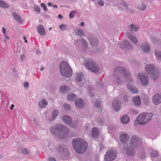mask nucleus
<instances>
[{"label":"nucleus","instance_id":"nucleus-9","mask_svg":"<svg viewBox=\"0 0 161 161\" xmlns=\"http://www.w3.org/2000/svg\"><path fill=\"white\" fill-rule=\"evenodd\" d=\"M114 71L116 72H119L122 73V74L123 75L124 77L126 79L127 78L128 80L131 81L130 78L129 74L128 71H126L125 69L123 67H117L114 69Z\"/></svg>","mask_w":161,"mask_h":161},{"label":"nucleus","instance_id":"nucleus-16","mask_svg":"<svg viewBox=\"0 0 161 161\" xmlns=\"http://www.w3.org/2000/svg\"><path fill=\"white\" fill-rule=\"evenodd\" d=\"M62 120L66 123L71 124V118L68 116H64L62 118Z\"/></svg>","mask_w":161,"mask_h":161},{"label":"nucleus","instance_id":"nucleus-39","mask_svg":"<svg viewBox=\"0 0 161 161\" xmlns=\"http://www.w3.org/2000/svg\"><path fill=\"white\" fill-rule=\"evenodd\" d=\"M41 6L43 8V9L45 11H47V8L46 5L44 3H42L41 4Z\"/></svg>","mask_w":161,"mask_h":161},{"label":"nucleus","instance_id":"nucleus-34","mask_svg":"<svg viewBox=\"0 0 161 161\" xmlns=\"http://www.w3.org/2000/svg\"><path fill=\"white\" fill-rule=\"evenodd\" d=\"M76 13L75 10L72 11L69 14V17L71 19L73 18L74 16V14Z\"/></svg>","mask_w":161,"mask_h":161},{"label":"nucleus","instance_id":"nucleus-62","mask_svg":"<svg viewBox=\"0 0 161 161\" xmlns=\"http://www.w3.org/2000/svg\"><path fill=\"white\" fill-rule=\"evenodd\" d=\"M125 97H124V99L125 100ZM126 98V97H125V98Z\"/></svg>","mask_w":161,"mask_h":161},{"label":"nucleus","instance_id":"nucleus-5","mask_svg":"<svg viewBox=\"0 0 161 161\" xmlns=\"http://www.w3.org/2000/svg\"><path fill=\"white\" fill-rule=\"evenodd\" d=\"M140 139H139L136 136H133L130 141V144L132 147L130 146L129 148L128 147L126 148V150L127 154L131 156L134 155V152L133 149V147H136L137 145L140 143Z\"/></svg>","mask_w":161,"mask_h":161},{"label":"nucleus","instance_id":"nucleus-28","mask_svg":"<svg viewBox=\"0 0 161 161\" xmlns=\"http://www.w3.org/2000/svg\"><path fill=\"white\" fill-rule=\"evenodd\" d=\"M76 97V95L73 93H72L68 96L67 98L70 101H73Z\"/></svg>","mask_w":161,"mask_h":161},{"label":"nucleus","instance_id":"nucleus-44","mask_svg":"<svg viewBox=\"0 0 161 161\" xmlns=\"http://www.w3.org/2000/svg\"><path fill=\"white\" fill-rule=\"evenodd\" d=\"M81 41L83 45L85 46L87 45V42L85 40L82 39Z\"/></svg>","mask_w":161,"mask_h":161},{"label":"nucleus","instance_id":"nucleus-23","mask_svg":"<svg viewBox=\"0 0 161 161\" xmlns=\"http://www.w3.org/2000/svg\"><path fill=\"white\" fill-rule=\"evenodd\" d=\"M113 106L114 109L116 111H118L120 108V103L119 102L118 103H114Z\"/></svg>","mask_w":161,"mask_h":161},{"label":"nucleus","instance_id":"nucleus-32","mask_svg":"<svg viewBox=\"0 0 161 161\" xmlns=\"http://www.w3.org/2000/svg\"><path fill=\"white\" fill-rule=\"evenodd\" d=\"M155 55L157 59L158 60H161V52H155Z\"/></svg>","mask_w":161,"mask_h":161},{"label":"nucleus","instance_id":"nucleus-37","mask_svg":"<svg viewBox=\"0 0 161 161\" xmlns=\"http://www.w3.org/2000/svg\"><path fill=\"white\" fill-rule=\"evenodd\" d=\"M21 151L22 153L24 154H28L29 153V151L25 148H22L21 149Z\"/></svg>","mask_w":161,"mask_h":161},{"label":"nucleus","instance_id":"nucleus-21","mask_svg":"<svg viewBox=\"0 0 161 161\" xmlns=\"http://www.w3.org/2000/svg\"><path fill=\"white\" fill-rule=\"evenodd\" d=\"M98 134V131L97 128H93L92 130V136L95 137H96Z\"/></svg>","mask_w":161,"mask_h":161},{"label":"nucleus","instance_id":"nucleus-46","mask_svg":"<svg viewBox=\"0 0 161 161\" xmlns=\"http://www.w3.org/2000/svg\"><path fill=\"white\" fill-rule=\"evenodd\" d=\"M29 83L27 82H25L24 83V86L25 87H27L29 86Z\"/></svg>","mask_w":161,"mask_h":161},{"label":"nucleus","instance_id":"nucleus-24","mask_svg":"<svg viewBox=\"0 0 161 161\" xmlns=\"http://www.w3.org/2000/svg\"><path fill=\"white\" fill-rule=\"evenodd\" d=\"M0 7L3 8H8L9 7L8 4L4 1L0 0Z\"/></svg>","mask_w":161,"mask_h":161},{"label":"nucleus","instance_id":"nucleus-30","mask_svg":"<svg viewBox=\"0 0 161 161\" xmlns=\"http://www.w3.org/2000/svg\"><path fill=\"white\" fill-rule=\"evenodd\" d=\"M122 45L123 46H125L124 47H126L128 49H131V47H130V44L127 41H125L124 42L122 43Z\"/></svg>","mask_w":161,"mask_h":161},{"label":"nucleus","instance_id":"nucleus-40","mask_svg":"<svg viewBox=\"0 0 161 161\" xmlns=\"http://www.w3.org/2000/svg\"><path fill=\"white\" fill-rule=\"evenodd\" d=\"M78 35L80 36H82L83 35V32L82 30L79 29L78 31Z\"/></svg>","mask_w":161,"mask_h":161},{"label":"nucleus","instance_id":"nucleus-4","mask_svg":"<svg viewBox=\"0 0 161 161\" xmlns=\"http://www.w3.org/2000/svg\"><path fill=\"white\" fill-rule=\"evenodd\" d=\"M60 71L62 75L70 77L72 75V71L69 65L65 61L62 62L60 65Z\"/></svg>","mask_w":161,"mask_h":161},{"label":"nucleus","instance_id":"nucleus-47","mask_svg":"<svg viewBox=\"0 0 161 161\" xmlns=\"http://www.w3.org/2000/svg\"><path fill=\"white\" fill-rule=\"evenodd\" d=\"M98 3L101 6H103L104 5V3L102 1H100L98 2Z\"/></svg>","mask_w":161,"mask_h":161},{"label":"nucleus","instance_id":"nucleus-45","mask_svg":"<svg viewBox=\"0 0 161 161\" xmlns=\"http://www.w3.org/2000/svg\"><path fill=\"white\" fill-rule=\"evenodd\" d=\"M49 161H56V159L53 158H49L48 159Z\"/></svg>","mask_w":161,"mask_h":161},{"label":"nucleus","instance_id":"nucleus-13","mask_svg":"<svg viewBox=\"0 0 161 161\" xmlns=\"http://www.w3.org/2000/svg\"><path fill=\"white\" fill-rule=\"evenodd\" d=\"M141 48L142 51L145 53H147L150 49V47L147 42L142 45L141 46Z\"/></svg>","mask_w":161,"mask_h":161},{"label":"nucleus","instance_id":"nucleus-22","mask_svg":"<svg viewBox=\"0 0 161 161\" xmlns=\"http://www.w3.org/2000/svg\"><path fill=\"white\" fill-rule=\"evenodd\" d=\"M129 39L133 43L135 44L137 42V40L136 38L132 35H129L128 34L127 35Z\"/></svg>","mask_w":161,"mask_h":161},{"label":"nucleus","instance_id":"nucleus-6","mask_svg":"<svg viewBox=\"0 0 161 161\" xmlns=\"http://www.w3.org/2000/svg\"><path fill=\"white\" fill-rule=\"evenodd\" d=\"M146 73L148 75H153L152 77L155 80L158 76V73L156 71L155 67L151 64L147 65L145 68Z\"/></svg>","mask_w":161,"mask_h":161},{"label":"nucleus","instance_id":"nucleus-10","mask_svg":"<svg viewBox=\"0 0 161 161\" xmlns=\"http://www.w3.org/2000/svg\"><path fill=\"white\" fill-rule=\"evenodd\" d=\"M138 78L141 81L143 86H146L148 83V78L147 76H144L143 74H139Z\"/></svg>","mask_w":161,"mask_h":161},{"label":"nucleus","instance_id":"nucleus-17","mask_svg":"<svg viewBox=\"0 0 161 161\" xmlns=\"http://www.w3.org/2000/svg\"><path fill=\"white\" fill-rule=\"evenodd\" d=\"M129 136L128 135L123 134H121L120 136V140L123 142H125L129 139Z\"/></svg>","mask_w":161,"mask_h":161},{"label":"nucleus","instance_id":"nucleus-60","mask_svg":"<svg viewBox=\"0 0 161 161\" xmlns=\"http://www.w3.org/2000/svg\"><path fill=\"white\" fill-rule=\"evenodd\" d=\"M25 43H27V40H25Z\"/></svg>","mask_w":161,"mask_h":161},{"label":"nucleus","instance_id":"nucleus-54","mask_svg":"<svg viewBox=\"0 0 161 161\" xmlns=\"http://www.w3.org/2000/svg\"><path fill=\"white\" fill-rule=\"evenodd\" d=\"M44 69V67L43 66H42L41 68V70H43Z\"/></svg>","mask_w":161,"mask_h":161},{"label":"nucleus","instance_id":"nucleus-59","mask_svg":"<svg viewBox=\"0 0 161 161\" xmlns=\"http://www.w3.org/2000/svg\"><path fill=\"white\" fill-rule=\"evenodd\" d=\"M53 6H54V7H55V8H57V7H58L57 5H54Z\"/></svg>","mask_w":161,"mask_h":161},{"label":"nucleus","instance_id":"nucleus-29","mask_svg":"<svg viewBox=\"0 0 161 161\" xmlns=\"http://www.w3.org/2000/svg\"><path fill=\"white\" fill-rule=\"evenodd\" d=\"M83 75L81 73L77 74L76 77V80L78 81H81V80L82 77Z\"/></svg>","mask_w":161,"mask_h":161},{"label":"nucleus","instance_id":"nucleus-15","mask_svg":"<svg viewBox=\"0 0 161 161\" xmlns=\"http://www.w3.org/2000/svg\"><path fill=\"white\" fill-rule=\"evenodd\" d=\"M37 31L38 32L42 35H44L45 32L43 27L42 25H39L37 27Z\"/></svg>","mask_w":161,"mask_h":161},{"label":"nucleus","instance_id":"nucleus-18","mask_svg":"<svg viewBox=\"0 0 161 161\" xmlns=\"http://www.w3.org/2000/svg\"><path fill=\"white\" fill-rule=\"evenodd\" d=\"M129 117L127 115L123 116L121 118V121L125 124L129 122Z\"/></svg>","mask_w":161,"mask_h":161},{"label":"nucleus","instance_id":"nucleus-11","mask_svg":"<svg viewBox=\"0 0 161 161\" xmlns=\"http://www.w3.org/2000/svg\"><path fill=\"white\" fill-rule=\"evenodd\" d=\"M153 101L154 104H158L161 103V96L158 94L155 95L153 97Z\"/></svg>","mask_w":161,"mask_h":161},{"label":"nucleus","instance_id":"nucleus-38","mask_svg":"<svg viewBox=\"0 0 161 161\" xmlns=\"http://www.w3.org/2000/svg\"><path fill=\"white\" fill-rule=\"evenodd\" d=\"M59 28L62 31L66 29L67 26L65 25L62 24L59 25Z\"/></svg>","mask_w":161,"mask_h":161},{"label":"nucleus","instance_id":"nucleus-27","mask_svg":"<svg viewBox=\"0 0 161 161\" xmlns=\"http://www.w3.org/2000/svg\"><path fill=\"white\" fill-rule=\"evenodd\" d=\"M69 90L68 87L65 86H61L60 87V90L62 92L65 93Z\"/></svg>","mask_w":161,"mask_h":161},{"label":"nucleus","instance_id":"nucleus-19","mask_svg":"<svg viewBox=\"0 0 161 161\" xmlns=\"http://www.w3.org/2000/svg\"><path fill=\"white\" fill-rule=\"evenodd\" d=\"M47 104V101L45 99H42L41 101H40L39 103V107L41 108L45 107Z\"/></svg>","mask_w":161,"mask_h":161},{"label":"nucleus","instance_id":"nucleus-55","mask_svg":"<svg viewBox=\"0 0 161 161\" xmlns=\"http://www.w3.org/2000/svg\"><path fill=\"white\" fill-rule=\"evenodd\" d=\"M84 25V22H81L80 24V25L81 26H82Z\"/></svg>","mask_w":161,"mask_h":161},{"label":"nucleus","instance_id":"nucleus-14","mask_svg":"<svg viewBox=\"0 0 161 161\" xmlns=\"http://www.w3.org/2000/svg\"><path fill=\"white\" fill-rule=\"evenodd\" d=\"M133 103L136 105L139 106L141 104V100L138 96H136L133 99Z\"/></svg>","mask_w":161,"mask_h":161},{"label":"nucleus","instance_id":"nucleus-25","mask_svg":"<svg viewBox=\"0 0 161 161\" xmlns=\"http://www.w3.org/2000/svg\"><path fill=\"white\" fill-rule=\"evenodd\" d=\"M127 87L128 89L135 93H136L138 92V90L134 86H130L129 85H128Z\"/></svg>","mask_w":161,"mask_h":161},{"label":"nucleus","instance_id":"nucleus-51","mask_svg":"<svg viewBox=\"0 0 161 161\" xmlns=\"http://www.w3.org/2000/svg\"><path fill=\"white\" fill-rule=\"evenodd\" d=\"M59 151L61 152V151H64V150L63 149V147H60L59 148Z\"/></svg>","mask_w":161,"mask_h":161},{"label":"nucleus","instance_id":"nucleus-3","mask_svg":"<svg viewBox=\"0 0 161 161\" xmlns=\"http://www.w3.org/2000/svg\"><path fill=\"white\" fill-rule=\"evenodd\" d=\"M153 116V115L152 113L141 114L137 117L136 120L134 122V125H136L137 124L143 125L152 120Z\"/></svg>","mask_w":161,"mask_h":161},{"label":"nucleus","instance_id":"nucleus-43","mask_svg":"<svg viewBox=\"0 0 161 161\" xmlns=\"http://www.w3.org/2000/svg\"><path fill=\"white\" fill-rule=\"evenodd\" d=\"M95 106L97 108H99L100 106V102L97 101L95 103Z\"/></svg>","mask_w":161,"mask_h":161},{"label":"nucleus","instance_id":"nucleus-36","mask_svg":"<svg viewBox=\"0 0 161 161\" xmlns=\"http://www.w3.org/2000/svg\"><path fill=\"white\" fill-rule=\"evenodd\" d=\"M151 156L154 157H157L158 156V153L157 151H153L151 153Z\"/></svg>","mask_w":161,"mask_h":161},{"label":"nucleus","instance_id":"nucleus-33","mask_svg":"<svg viewBox=\"0 0 161 161\" xmlns=\"http://www.w3.org/2000/svg\"><path fill=\"white\" fill-rule=\"evenodd\" d=\"M58 112L57 110H54L52 113L53 119L54 120V119L58 116Z\"/></svg>","mask_w":161,"mask_h":161},{"label":"nucleus","instance_id":"nucleus-52","mask_svg":"<svg viewBox=\"0 0 161 161\" xmlns=\"http://www.w3.org/2000/svg\"><path fill=\"white\" fill-rule=\"evenodd\" d=\"M14 107V104H12L11 105V107L10 108V109L11 110L13 109Z\"/></svg>","mask_w":161,"mask_h":161},{"label":"nucleus","instance_id":"nucleus-57","mask_svg":"<svg viewBox=\"0 0 161 161\" xmlns=\"http://www.w3.org/2000/svg\"><path fill=\"white\" fill-rule=\"evenodd\" d=\"M58 18H61L62 17V16L61 14H59L58 15Z\"/></svg>","mask_w":161,"mask_h":161},{"label":"nucleus","instance_id":"nucleus-42","mask_svg":"<svg viewBox=\"0 0 161 161\" xmlns=\"http://www.w3.org/2000/svg\"><path fill=\"white\" fill-rule=\"evenodd\" d=\"M34 10L35 11L39 12L40 11V8L38 6H36L34 8Z\"/></svg>","mask_w":161,"mask_h":161},{"label":"nucleus","instance_id":"nucleus-48","mask_svg":"<svg viewBox=\"0 0 161 161\" xmlns=\"http://www.w3.org/2000/svg\"><path fill=\"white\" fill-rule=\"evenodd\" d=\"M25 58V56L24 55H22L21 56L20 59L22 61L23 60V59Z\"/></svg>","mask_w":161,"mask_h":161},{"label":"nucleus","instance_id":"nucleus-53","mask_svg":"<svg viewBox=\"0 0 161 161\" xmlns=\"http://www.w3.org/2000/svg\"><path fill=\"white\" fill-rule=\"evenodd\" d=\"M4 36L5 37V38L6 39H9V37L8 36H7L6 35V34H4Z\"/></svg>","mask_w":161,"mask_h":161},{"label":"nucleus","instance_id":"nucleus-12","mask_svg":"<svg viewBox=\"0 0 161 161\" xmlns=\"http://www.w3.org/2000/svg\"><path fill=\"white\" fill-rule=\"evenodd\" d=\"M75 104L78 108H81L84 105V101L81 99H78L75 101Z\"/></svg>","mask_w":161,"mask_h":161},{"label":"nucleus","instance_id":"nucleus-50","mask_svg":"<svg viewBox=\"0 0 161 161\" xmlns=\"http://www.w3.org/2000/svg\"><path fill=\"white\" fill-rule=\"evenodd\" d=\"M3 29V33L4 34H6V29L4 27H3L2 28Z\"/></svg>","mask_w":161,"mask_h":161},{"label":"nucleus","instance_id":"nucleus-7","mask_svg":"<svg viewBox=\"0 0 161 161\" xmlns=\"http://www.w3.org/2000/svg\"><path fill=\"white\" fill-rule=\"evenodd\" d=\"M116 152L113 149H110L108 151L105 156V161H111L116 157Z\"/></svg>","mask_w":161,"mask_h":161},{"label":"nucleus","instance_id":"nucleus-49","mask_svg":"<svg viewBox=\"0 0 161 161\" xmlns=\"http://www.w3.org/2000/svg\"><path fill=\"white\" fill-rule=\"evenodd\" d=\"M122 5L124 7H127V4L125 2H122Z\"/></svg>","mask_w":161,"mask_h":161},{"label":"nucleus","instance_id":"nucleus-31","mask_svg":"<svg viewBox=\"0 0 161 161\" xmlns=\"http://www.w3.org/2000/svg\"><path fill=\"white\" fill-rule=\"evenodd\" d=\"M137 7V8L141 10H143L146 8L145 5L143 4H139Z\"/></svg>","mask_w":161,"mask_h":161},{"label":"nucleus","instance_id":"nucleus-35","mask_svg":"<svg viewBox=\"0 0 161 161\" xmlns=\"http://www.w3.org/2000/svg\"><path fill=\"white\" fill-rule=\"evenodd\" d=\"M152 41L156 44L160 45L161 44V42L159 41L157 39H156L155 38H153L152 39Z\"/></svg>","mask_w":161,"mask_h":161},{"label":"nucleus","instance_id":"nucleus-20","mask_svg":"<svg viewBox=\"0 0 161 161\" xmlns=\"http://www.w3.org/2000/svg\"><path fill=\"white\" fill-rule=\"evenodd\" d=\"M13 16L14 19L19 23H21L22 22V19L17 14L14 13H13Z\"/></svg>","mask_w":161,"mask_h":161},{"label":"nucleus","instance_id":"nucleus-2","mask_svg":"<svg viewBox=\"0 0 161 161\" xmlns=\"http://www.w3.org/2000/svg\"><path fill=\"white\" fill-rule=\"evenodd\" d=\"M73 146L75 151L77 153H83L87 149V143L83 139H75L72 141Z\"/></svg>","mask_w":161,"mask_h":161},{"label":"nucleus","instance_id":"nucleus-58","mask_svg":"<svg viewBox=\"0 0 161 161\" xmlns=\"http://www.w3.org/2000/svg\"><path fill=\"white\" fill-rule=\"evenodd\" d=\"M23 39L25 40H26V37L25 36H23Z\"/></svg>","mask_w":161,"mask_h":161},{"label":"nucleus","instance_id":"nucleus-41","mask_svg":"<svg viewBox=\"0 0 161 161\" xmlns=\"http://www.w3.org/2000/svg\"><path fill=\"white\" fill-rule=\"evenodd\" d=\"M64 108L66 110H69L70 108V106L67 104H64Z\"/></svg>","mask_w":161,"mask_h":161},{"label":"nucleus","instance_id":"nucleus-26","mask_svg":"<svg viewBox=\"0 0 161 161\" xmlns=\"http://www.w3.org/2000/svg\"><path fill=\"white\" fill-rule=\"evenodd\" d=\"M130 29L131 31H136L138 30L139 29V27L138 26L134 25L133 24H131L130 26Z\"/></svg>","mask_w":161,"mask_h":161},{"label":"nucleus","instance_id":"nucleus-1","mask_svg":"<svg viewBox=\"0 0 161 161\" xmlns=\"http://www.w3.org/2000/svg\"><path fill=\"white\" fill-rule=\"evenodd\" d=\"M50 131L53 135L56 136L60 138L64 139L67 137L69 130L65 126L59 124L52 127Z\"/></svg>","mask_w":161,"mask_h":161},{"label":"nucleus","instance_id":"nucleus-56","mask_svg":"<svg viewBox=\"0 0 161 161\" xmlns=\"http://www.w3.org/2000/svg\"><path fill=\"white\" fill-rule=\"evenodd\" d=\"M51 3H48V6H51Z\"/></svg>","mask_w":161,"mask_h":161},{"label":"nucleus","instance_id":"nucleus-61","mask_svg":"<svg viewBox=\"0 0 161 161\" xmlns=\"http://www.w3.org/2000/svg\"><path fill=\"white\" fill-rule=\"evenodd\" d=\"M49 29L50 30H52V28H49Z\"/></svg>","mask_w":161,"mask_h":161},{"label":"nucleus","instance_id":"nucleus-8","mask_svg":"<svg viewBox=\"0 0 161 161\" xmlns=\"http://www.w3.org/2000/svg\"><path fill=\"white\" fill-rule=\"evenodd\" d=\"M85 66L86 68L94 72H96L98 70L96 64L91 60L86 63Z\"/></svg>","mask_w":161,"mask_h":161}]
</instances>
